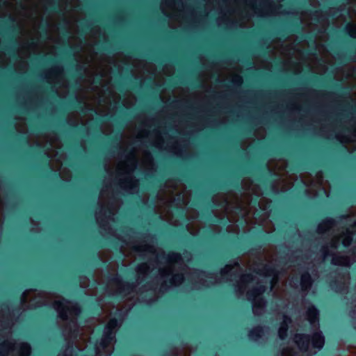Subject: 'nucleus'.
Segmentation results:
<instances>
[{
    "instance_id": "1",
    "label": "nucleus",
    "mask_w": 356,
    "mask_h": 356,
    "mask_svg": "<svg viewBox=\"0 0 356 356\" xmlns=\"http://www.w3.org/2000/svg\"><path fill=\"white\" fill-rule=\"evenodd\" d=\"M83 303L86 306V309L79 303H76L73 307H70L68 301V351L72 348V341L70 339L72 321L70 316L74 315L78 326H81L88 323L92 316H99L101 314L102 305L98 299L92 298L84 299Z\"/></svg>"
},
{
    "instance_id": "2",
    "label": "nucleus",
    "mask_w": 356,
    "mask_h": 356,
    "mask_svg": "<svg viewBox=\"0 0 356 356\" xmlns=\"http://www.w3.org/2000/svg\"><path fill=\"white\" fill-rule=\"evenodd\" d=\"M294 342L302 353L309 351L310 344L314 348L321 350L325 344V337L321 331L317 330L314 332L312 335L296 334L294 337Z\"/></svg>"
},
{
    "instance_id": "3",
    "label": "nucleus",
    "mask_w": 356,
    "mask_h": 356,
    "mask_svg": "<svg viewBox=\"0 0 356 356\" xmlns=\"http://www.w3.org/2000/svg\"><path fill=\"white\" fill-rule=\"evenodd\" d=\"M31 348L26 343H13L10 341H5L0 344V356L13 355L17 353L20 356H29Z\"/></svg>"
},
{
    "instance_id": "4",
    "label": "nucleus",
    "mask_w": 356,
    "mask_h": 356,
    "mask_svg": "<svg viewBox=\"0 0 356 356\" xmlns=\"http://www.w3.org/2000/svg\"><path fill=\"white\" fill-rule=\"evenodd\" d=\"M289 29L290 32L300 34L301 39L302 40L311 41L314 44V46L312 49H307L305 51V54L307 56H314V55L316 54V47L314 35L313 34H312L311 33H302L303 27H302L301 22L299 19L291 22L289 24Z\"/></svg>"
},
{
    "instance_id": "5",
    "label": "nucleus",
    "mask_w": 356,
    "mask_h": 356,
    "mask_svg": "<svg viewBox=\"0 0 356 356\" xmlns=\"http://www.w3.org/2000/svg\"><path fill=\"white\" fill-rule=\"evenodd\" d=\"M273 236L270 232L259 229L257 237L249 243L248 251H259L264 245L273 241Z\"/></svg>"
},
{
    "instance_id": "6",
    "label": "nucleus",
    "mask_w": 356,
    "mask_h": 356,
    "mask_svg": "<svg viewBox=\"0 0 356 356\" xmlns=\"http://www.w3.org/2000/svg\"><path fill=\"white\" fill-rule=\"evenodd\" d=\"M110 281L119 286L116 294L123 298L133 291L135 285L133 282L123 281L119 275H115L111 277Z\"/></svg>"
},
{
    "instance_id": "7",
    "label": "nucleus",
    "mask_w": 356,
    "mask_h": 356,
    "mask_svg": "<svg viewBox=\"0 0 356 356\" xmlns=\"http://www.w3.org/2000/svg\"><path fill=\"white\" fill-rule=\"evenodd\" d=\"M116 332L108 327H104L102 337L97 340L95 351L98 353V348H107L111 344L115 341Z\"/></svg>"
},
{
    "instance_id": "8",
    "label": "nucleus",
    "mask_w": 356,
    "mask_h": 356,
    "mask_svg": "<svg viewBox=\"0 0 356 356\" xmlns=\"http://www.w3.org/2000/svg\"><path fill=\"white\" fill-rule=\"evenodd\" d=\"M71 108L75 109L83 115L97 113L95 109L90 107L85 102L77 98L75 100H72L68 94V111Z\"/></svg>"
},
{
    "instance_id": "9",
    "label": "nucleus",
    "mask_w": 356,
    "mask_h": 356,
    "mask_svg": "<svg viewBox=\"0 0 356 356\" xmlns=\"http://www.w3.org/2000/svg\"><path fill=\"white\" fill-rule=\"evenodd\" d=\"M71 108L75 109L83 115L97 113L95 109L90 107L85 102L77 98L75 100H72L68 94V111Z\"/></svg>"
},
{
    "instance_id": "10",
    "label": "nucleus",
    "mask_w": 356,
    "mask_h": 356,
    "mask_svg": "<svg viewBox=\"0 0 356 356\" xmlns=\"http://www.w3.org/2000/svg\"><path fill=\"white\" fill-rule=\"evenodd\" d=\"M333 54L336 56L337 58L341 63L354 61L356 55V47L346 49V51H340L337 48L331 49Z\"/></svg>"
},
{
    "instance_id": "11",
    "label": "nucleus",
    "mask_w": 356,
    "mask_h": 356,
    "mask_svg": "<svg viewBox=\"0 0 356 356\" xmlns=\"http://www.w3.org/2000/svg\"><path fill=\"white\" fill-rule=\"evenodd\" d=\"M93 22L91 19H83L78 24L79 33L83 38V42H86V36L92 31Z\"/></svg>"
},
{
    "instance_id": "12",
    "label": "nucleus",
    "mask_w": 356,
    "mask_h": 356,
    "mask_svg": "<svg viewBox=\"0 0 356 356\" xmlns=\"http://www.w3.org/2000/svg\"><path fill=\"white\" fill-rule=\"evenodd\" d=\"M115 316L111 318L104 326L116 332L118 328L120 327L123 321L124 314L123 312L118 311L115 313Z\"/></svg>"
},
{
    "instance_id": "13",
    "label": "nucleus",
    "mask_w": 356,
    "mask_h": 356,
    "mask_svg": "<svg viewBox=\"0 0 356 356\" xmlns=\"http://www.w3.org/2000/svg\"><path fill=\"white\" fill-rule=\"evenodd\" d=\"M65 307L66 302L64 298L55 300L54 308L57 312L58 318L63 321L67 318Z\"/></svg>"
},
{
    "instance_id": "14",
    "label": "nucleus",
    "mask_w": 356,
    "mask_h": 356,
    "mask_svg": "<svg viewBox=\"0 0 356 356\" xmlns=\"http://www.w3.org/2000/svg\"><path fill=\"white\" fill-rule=\"evenodd\" d=\"M264 334V328L261 325H257L250 330L248 333V339L252 341H257Z\"/></svg>"
},
{
    "instance_id": "15",
    "label": "nucleus",
    "mask_w": 356,
    "mask_h": 356,
    "mask_svg": "<svg viewBox=\"0 0 356 356\" xmlns=\"http://www.w3.org/2000/svg\"><path fill=\"white\" fill-rule=\"evenodd\" d=\"M120 157L124 158L126 161L131 164L134 168L137 166V160L133 149H124L119 153Z\"/></svg>"
},
{
    "instance_id": "16",
    "label": "nucleus",
    "mask_w": 356,
    "mask_h": 356,
    "mask_svg": "<svg viewBox=\"0 0 356 356\" xmlns=\"http://www.w3.org/2000/svg\"><path fill=\"white\" fill-rule=\"evenodd\" d=\"M313 280L309 271L306 270L300 276V286L303 291H308L312 286Z\"/></svg>"
},
{
    "instance_id": "17",
    "label": "nucleus",
    "mask_w": 356,
    "mask_h": 356,
    "mask_svg": "<svg viewBox=\"0 0 356 356\" xmlns=\"http://www.w3.org/2000/svg\"><path fill=\"white\" fill-rule=\"evenodd\" d=\"M266 291V286L264 284H258L251 291L247 293L249 300H253L260 297Z\"/></svg>"
},
{
    "instance_id": "18",
    "label": "nucleus",
    "mask_w": 356,
    "mask_h": 356,
    "mask_svg": "<svg viewBox=\"0 0 356 356\" xmlns=\"http://www.w3.org/2000/svg\"><path fill=\"white\" fill-rule=\"evenodd\" d=\"M321 252L323 254L325 258H326L327 256H333L332 264L334 265H340L343 261L346 260V258L343 256L334 254L328 250L327 247L326 246H323L322 248Z\"/></svg>"
},
{
    "instance_id": "19",
    "label": "nucleus",
    "mask_w": 356,
    "mask_h": 356,
    "mask_svg": "<svg viewBox=\"0 0 356 356\" xmlns=\"http://www.w3.org/2000/svg\"><path fill=\"white\" fill-rule=\"evenodd\" d=\"M71 11L70 8V3L68 1V78L70 76V67H71V61H70V54L72 49V44L70 43V39L72 38V33L70 30V13ZM70 87V83L68 82V88Z\"/></svg>"
},
{
    "instance_id": "20",
    "label": "nucleus",
    "mask_w": 356,
    "mask_h": 356,
    "mask_svg": "<svg viewBox=\"0 0 356 356\" xmlns=\"http://www.w3.org/2000/svg\"><path fill=\"white\" fill-rule=\"evenodd\" d=\"M336 224V221L333 218L326 217L318 225L317 232L323 234L328 229L329 227Z\"/></svg>"
},
{
    "instance_id": "21",
    "label": "nucleus",
    "mask_w": 356,
    "mask_h": 356,
    "mask_svg": "<svg viewBox=\"0 0 356 356\" xmlns=\"http://www.w3.org/2000/svg\"><path fill=\"white\" fill-rule=\"evenodd\" d=\"M290 321L291 318L288 316L284 315V321L281 323L278 330L279 337L282 340H284L287 337L289 330L288 322Z\"/></svg>"
},
{
    "instance_id": "22",
    "label": "nucleus",
    "mask_w": 356,
    "mask_h": 356,
    "mask_svg": "<svg viewBox=\"0 0 356 356\" xmlns=\"http://www.w3.org/2000/svg\"><path fill=\"white\" fill-rule=\"evenodd\" d=\"M227 188H232L236 191H241V184L240 181V177H234L227 183H225L220 186V188L222 190H227Z\"/></svg>"
},
{
    "instance_id": "23",
    "label": "nucleus",
    "mask_w": 356,
    "mask_h": 356,
    "mask_svg": "<svg viewBox=\"0 0 356 356\" xmlns=\"http://www.w3.org/2000/svg\"><path fill=\"white\" fill-rule=\"evenodd\" d=\"M258 274L264 273L268 276L277 277L279 271L277 269V266L264 264L261 270H259L256 272Z\"/></svg>"
},
{
    "instance_id": "24",
    "label": "nucleus",
    "mask_w": 356,
    "mask_h": 356,
    "mask_svg": "<svg viewBox=\"0 0 356 356\" xmlns=\"http://www.w3.org/2000/svg\"><path fill=\"white\" fill-rule=\"evenodd\" d=\"M306 316L311 323H314L318 320L319 312L313 305H311L306 311Z\"/></svg>"
},
{
    "instance_id": "25",
    "label": "nucleus",
    "mask_w": 356,
    "mask_h": 356,
    "mask_svg": "<svg viewBox=\"0 0 356 356\" xmlns=\"http://www.w3.org/2000/svg\"><path fill=\"white\" fill-rule=\"evenodd\" d=\"M108 121L114 122L118 124L119 123V122L117 120V118L113 115H104L97 118L95 123L91 126V127L93 128L95 125V127H97L100 124Z\"/></svg>"
},
{
    "instance_id": "26",
    "label": "nucleus",
    "mask_w": 356,
    "mask_h": 356,
    "mask_svg": "<svg viewBox=\"0 0 356 356\" xmlns=\"http://www.w3.org/2000/svg\"><path fill=\"white\" fill-rule=\"evenodd\" d=\"M87 71V66L85 63L79 64L77 63L74 67L75 75L80 79L82 80L85 77V74Z\"/></svg>"
},
{
    "instance_id": "27",
    "label": "nucleus",
    "mask_w": 356,
    "mask_h": 356,
    "mask_svg": "<svg viewBox=\"0 0 356 356\" xmlns=\"http://www.w3.org/2000/svg\"><path fill=\"white\" fill-rule=\"evenodd\" d=\"M111 44L110 41L105 40L101 44H97L96 49L98 52L103 53V52H107L110 53L111 51Z\"/></svg>"
},
{
    "instance_id": "28",
    "label": "nucleus",
    "mask_w": 356,
    "mask_h": 356,
    "mask_svg": "<svg viewBox=\"0 0 356 356\" xmlns=\"http://www.w3.org/2000/svg\"><path fill=\"white\" fill-rule=\"evenodd\" d=\"M161 257L162 259H165L166 260L170 261H179L181 259V256L179 253L172 252L168 255H165V254H163L161 255Z\"/></svg>"
},
{
    "instance_id": "29",
    "label": "nucleus",
    "mask_w": 356,
    "mask_h": 356,
    "mask_svg": "<svg viewBox=\"0 0 356 356\" xmlns=\"http://www.w3.org/2000/svg\"><path fill=\"white\" fill-rule=\"evenodd\" d=\"M330 286L336 292H341L344 289V284L337 279L332 280L330 282Z\"/></svg>"
},
{
    "instance_id": "30",
    "label": "nucleus",
    "mask_w": 356,
    "mask_h": 356,
    "mask_svg": "<svg viewBox=\"0 0 356 356\" xmlns=\"http://www.w3.org/2000/svg\"><path fill=\"white\" fill-rule=\"evenodd\" d=\"M184 280V275L181 273H177L172 275V277L168 280V283L170 285H177L183 282Z\"/></svg>"
},
{
    "instance_id": "31",
    "label": "nucleus",
    "mask_w": 356,
    "mask_h": 356,
    "mask_svg": "<svg viewBox=\"0 0 356 356\" xmlns=\"http://www.w3.org/2000/svg\"><path fill=\"white\" fill-rule=\"evenodd\" d=\"M202 218L208 220V221H210L211 222H218V223H220L221 222V218H213L211 216V212H208L207 214L203 213H202Z\"/></svg>"
},
{
    "instance_id": "32",
    "label": "nucleus",
    "mask_w": 356,
    "mask_h": 356,
    "mask_svg": "<svg viewBox=\"0 0 356 356\" xmlns=\"http://www.w3.org/2000/svg\"><path fill=\"white\" fill-rule=\"evenodd\" d=\"M354 26L353 24L349 23L341 31L350 37L354 38L353 33H356V27L354 30H351L350 27Z\"/></svg>"
},
{
    "instance_id": "33",
    "label": "nucleus",
    "mask_w": 356,
    "mask_h": 356,
    "mask_svg": "<svg viewBox=\"0 0 356 356\" xmlns=\"http://www.w3.org/2000/svg\"><path fill=\"white\" fill-rule=\"evenodd\" d=\"M353 233L351 232L348 231V234L343 239L342 244L344 248H348L353 242Z\"/></svg>"
},
{
    "instance_id": "34",
    "label": "nucleus",
    "mask_w": 356,
    "mask_h": 356,
    "mask_svg": "<svg viewBox=\"0 0 356 356\" xmlns=\"http://www.w3.org/2000/svg\"><path fill=\"white\" fill-rule=\"evenodd\" d=\"M108 138L109 143L115 144L116 145L114 146L115 148L119 147L120 137H118L117 135L112 136H108Z\"/></svg>"
},
{
    "instance_id": "35",
    "label": "nucleus",
    "mask_w": 356,
    "mask_h": 356,
    "mask_svg": "<svg viewBox=\"0 0 356 356\" xmlns=\"http://www.w3.org/2000/svg\"><path fill=\"white\" fill-rule=\"evenodd\" d=\"M321 13L322 16L327 14L326 10H322V11H321ZM319 14H320L319 10H313L311 12L312 16L313 17L314 19L316 22L320 21L319 17H318Z\"/></svg>"
},
{
    "instance_id": "36",
    "label": "nucleus",
    "mask_w": 356,
    "mask_h": 356,
    "mask_svg": "<svg viewBox=\"0 0 356 356\" xmlns=\"http://www.w3.org/2000/svg\"><path fill=\"white\" fill-rule=\"evenodd\" d=\"M253 279L254 277L251 273H245L241 275V280L243 282H250Z\"/></svg>"
},
{
    "instance_id": "37",
    "label": "nucleus",
    "mask_w": 356,
    "mask_h": 356,
    "mask_svg": "<svg viewBox=\"0 0 356 356\" xmlns=\"http://www.w3.org/2000/svg\"><path fill=\"white\" fill-rule=\"evenodd\" d=\"M242 78L241 76H237L236 79H232L229 81L231 86H239L242 83Z\"/></svg>"
},
{
    "instance_id": "38",
    "label": "nucleus",
    "mask_w": 356,
    "mask_h": 356,
    "mask_svg": "<svg viewBox=\"0 0 356 356\" xmlns=\"http://www.w3.org/2000/svg\"><path fill=\"white\" fill-rule=\"evenodd\" d=\"M190 85L193 88H199L202 87L201 81L198 79L191 81Z\"/></svg>"
},
{
    "instance_id": "39",
    "label": "nucleus",
    "mask_w": 356,
    "mask_h": 356,
    "mask_svg": "<svg viewBox=\"0 0 356 356\" xmlns=\"http://www.w3.org/2000/svg\"><path fill=\"white\" fill-rule=\"evenodd\" d=\"M90 258L93 263H97L101 260L98 253L95 252H92Z\"/></svg>"
},
{
    "instance_id": "40",
    "label": "nucleus",
    "mask_w": 356,
    "mask_h": 356,
    "mask_svg": "<svg viewBox=\"0 0 356 356\" xmlns=\"http://www.w3.org/2000/svg\"><path fill=\"white\" fill-rule=\"evenodd\" d=\"M305 169H306V168H302V163H296V165H293V167L291 168V170L295 171V172H298L300 170H305Z\"/></svg>"
},
{
    "instance_id": "41",
    "label": "nucleus",
    "mask_w": 356,
    "mask_h": 356,
    "mask_svg": "<svg viewBox=\"0 0 356 356\" xmlns=\"http://www.w3.org/2000/svg\"><path fill=\"white\" fill-rule=\"evenodd\" d=\"M151 247H147L145 248H143L141 247H139V246H135L134 247V250L138 253H140V252H142L143 251H151L150 250Z\"/></svg>"
},
{
    "instance_id": "42",
    "label": "nucleus",
    "mask_w": 356,
    "mask_h": 356,
    "mask_svg": "<svg viewBox=\"0 0 356 356\" xmlns=\"http://www.w3.org/2000/svg\"><path fill=\"white\" fill-rule=\"evenodd\" d=\"M346 111H356V106L348 102L345 105Z\"/></svg>"
},
{
    "instance_id": "43",
    "label": "nucleus",
    "mask_w": 356,
    "mask_h": 356,
    "mask_svg": "<svg viewBox=\"0 0 356 356\" xmlns=\"http://www.w3.org/2000/svg\"><path fill=\"white\" fill-rule=\"evenodd\" d=\"M231 269H232V266L231 265H226L224 268H222L220 270V274L222 275H227L229 273V270H231Z\"/></svg>"
},
{
    "instance_id": "44",
    "label": "nucleus",
    "mask_w": 356,
    "mask_h": 356,
    "mask_svg": "<svg viewBox=\"0 0 356 356\" xmlns=\"http://www.w3.org/2000/svg\"><path fill=\"white\" fill-rule=\"evenodd\" d=\"M115 86L120 91H122L125 88V84L121 81H117L115 82Z\"/></svg>"
},
{
    "instance_id": "45",
    "label": "nucleus",
    "mask_w": 356,
    "mask_h": 356,
    "mask_svg": "<svg viewBox=\"0 0 356 356\" xmlns=\"http://www.w3.org/2000/svg\"><path fill=\"white\" fill-rule=\"evenodd\" d=\"M177 83L175 82L174 81H172V80H170L168 81L167 83H166V86L168 88H175V86H176Z\"/></svg>"
},
{
    "instance_id": "46",
    "label": "nucleus",
    "mask_w": 356,
    "mask_h": 356,
    "mask_svg": "<svg viewBox=\"0 0 356 356\" xmlns=\"http://www.w3.org/2000/svg\"><path fill=\"white\" fill-rule=\"evenodd\" d=\"M216 83L222 87H229V86L227 84V83L225 81L220 80L219 79H216Z\"/></svg>"
},
{
    "instance_id": "47",
    "label": "nucleus",
    "mask_w": 356,
    "mask_h": 356,
    "mask_svg": "<svg viewBox=\"0 0 356 356\" xmlns=\"http://www.w3.org/2000/svg\"><path fill=\"white\" fill-rule=\"evenodd\" d=\"M259 169L261 170H263V171H267L268 175H270V170L266 164H265L262 166H259Z\"/></svg>"
},
{
    "instance_id": "48",
    "label": "nucleus",
    "mask_w": 356,
    "mask_h": 356,
    "mask_svg": "<svg viewBox=\"0 0 356 356\" xmlns=\"http://www.w3.org/2000/svg\"><path fill=\"white\" fill-rule=\"evenodd\" d=\"M148 58L156 62V63H159L160 64H163V63L164 62V60L163 59H160L157 57H152V58H150V57H148Z\"/></svg>"
},
{
    "instance_id": "49",
    "label": "nucleus",
    "mask_w": 356,
    "mask_h": 356,
    "mask_svg": "<svg viewBox=\"0 0 356 356\" xmlns=\"http://www.w3.org/2000/svg\"><path fill=\"white\" fill-rule=\"evenodd\" d=\"M102 75H97L95 79H94V83H97V84H99L101 83L102 81Z\"/></svg>"
},
{
    "instance_id": "50",
    "label": "nucleus",
    "mask_w": 356,
    "mask_h": 356,
    "mask_svg": "<svg viewBox=\"0 0 356 356\" xmlns=\"http://www.w3.org/2000/svg\"><path fill=\"white\" fill-rule=\"evenodd\" d=\"M266 49H267V47H264L263 45H259L258 47V51L261 53H266Z\"/></svg>"
},
{
    "instance_id": "51",
    "label": "nucleus",
    "mask_w": 356,
    "mask_h": 356,
    "mask_svg": "<svg viewBox=\"0 0 356 356\" xmlns=\"http://www.w3.org/2000/svg\"><path fill=\"white\" fill-rule=\"evenodd\" d=\"M286 256H282L280 257V263L282 264H286Z\"/></svg>"
},
{
    "instance_id": "52",
    "label": "nucleus",
    "mask_w": 356,
    "mask_h": 356,
    "mask_svg": "<svg viewBox=\"0 0 356 356\" xmlns=\"http://www.w3.org/2000/svg\"><path fill=\"white\" fill-rule=\"evenodd\" d=\"M142 85L140 83L133 82L132 89L135 90L136 88H141Z\"/></svg>"
},
{
    "instance_id": "53",
    "label": "nucleus",
    "mask_w": 356,
    "mask_h": 356,
    "mask_svg": "<svg viewBox=\"0 0 356 356\" xmlns=\"http://www.w3.org/2000/svg\"><path fill=\"white\" fill-rule=\"evenodd\" d=\"M259 181L262 183L264 185H266V183L268 182V179L266 177H261L260 179H259Z\"/></svg>"
},
{
    "instance_id": "54",
    "label": "nucleus",
    "mask_w": 356,
    "mask_h": 356,
    "mask_svg": "<svg viewBox=\"0 0 356 356\" xmlns=\"http://www.w3.org/2000/svg\"><path fill=\"white\" fill-rule=\"evenodd\" d=\"M179 216L181 218H185V217H186V214L184 213V211L182 209H179Z\"/></svg>"
},
{
    "instance_id": "55",
    "label": "nucleus",
    "mask_w": 356,
    "mask_h": 356,
    "mask_svg": "<svg viewBox=\"0 0 356 356\" xmlns=\"http://www.w3.org/2000/svg\"><path fill=\"white\" fill-rule=\"evenodd\" d=\"M335 87L337 88V90L339 91H340L341 92H343L344 91V88L339 84L335 85Z\"/></svg>"
},
{
    "instance_id": "56",
    "label": "nucleus",
    "mask_w": 356,
    "mask_h": 356,
    "mask_svg": "<svg viewBox=\"0 0 356 356\" xmlns=\"http://www.w3.org/2000/svg\"><path fill=\"white\" fill-rule=\"evenodd\" d=\"M178 175H179V176L181 178H182V179L186 180V177H187V175L186 173H184V172H179Z\"/></svg>"
},
{
    "instance_id": "57",
    "label": "nucleus",
    "mask_w": 356,
    "mask_h": 356,
    "mask_svg": "<svg viewBox=\"0 0 356 356\" xmlns=\"http://www.w3.org/2000/svg\"><path fill=\"white\" fill-rule=\"evenodd\" d=\"M220 61H222V63H228L229 59L228 58H226V57H222L220 59Z\"/></svg>"
},
{
    "instance_id": "58",
    "label": "nucleus",
    "mask_w": 356,
    "mask_h": 356,
    "mask_svg": "<svg viewBox=\"0 0 356 356\" xmlns=\"http://www.w3.org/2000/svg\"><path fill=\"white\" fill-rule=\"evenodd\" d=\"M348 217L347 214H341L339 216L340 220L346 219Z\"/></svg>"
},
{
    "instance_id": "59",
    "label": "nucleus",
    "mask_w": 356,
    "mask_h": 356,
    "mask_svg": "<svg viewBox=\"0 0 356 356\" xmlns=\"http://www.w3.org/2000/svg\"><path fill=\"white\" fill-rule=\"evenodd\" d=\"M67 124H68V130H69L70 128L72 126V120H71L69 115H68V122H67Z\"/></svg>"
},
{
    "instance_id": "60",
    "label": "nucleus",
    "mask_w": 356,
    "mask_h": 356,
    "mask_svg": "<svg viewBox=\"0 0 356 356\" xmlns=\"http://www.w3.org/2000/svg\"><path fill=\"white\" fill-rule=\"evenodd\" d=\"M124 72H125L126 74H130L131 70H130V69L129 67H127L124 68Z\"/></svg>"
},
{
    "instance_id": "61",
    "label": "nucleus",
    "mask_w": 356,
    "mask_h": 356,
    "mask_svg": "<svg viewBox=\"0 0 356 356\" xmlns=\"http://www.w3.org/2000/svg\"><path fill=\"white\" fill-rule=\"evenodd\" d=\"M178 104H179V101H173L172 103V106H177Z\"/></svg>"
},
{
    "instance_id": "62",
    "label": "nucleus",
    "mask_w": 356,
    "mask_h": 356,
    "mask_svg": "<svg viewBox=\"0 0 356 356\" xmlns=\"http://www.w3.org/2000/svg\"><path fill=\"white\" fill-rule=\"evenodd\" d=\"M242 63H246L248 65H251L252 64L251 61L249 59L248 60H243Z\"/></svg>"
},
{
    "instance_id": "63",
    "label": "nucleus",
    "mask_w": 356,
    "mask_h": 356,
    "mask_svg": "<svg viewBox=\"0 0 356 356\" xmlns=\"http://www.w3.org/2000/svg\"><path fill=\"white\" fill-rule=\"evenodd\" d=\"M162 356H168V350H163L162 353Z\"/></svg>"
},
{
    "instance_id": "64",
    "label": "nucleus",
    "mask_w": 356,
    "mask_h": 356,
    "mask_svg": "<svg viewBox=\"0 0 356 356\" xmlns=\"http://www.w3.org/2000/svg\"><path fill=\"white\" fill-rule=\"evenodd\" d=\"M58 356H67V353H66L65 350H64L61 353H60Z\"/></svg>"
}]
</instances>
